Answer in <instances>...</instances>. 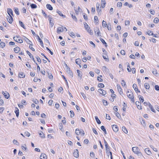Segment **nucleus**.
<instances>
[{"label":"nucleus","mask_w":159,"mask_h":159,"mask_svg":"<svg viewBox=\"0 0 159 159\" xmlns=\"http://www.w3.org/2000/svg\"><path fill=\"white\" fill-rule=\"evenodd\" d=\"M138 149L139 148L137 147H134L132 148V150L135 153H136L138 156L140 157L142 156V153L138 151Z\"/></svg>","instance_id":"nucleus-1"},{"label":"nucleus","mask_w":159,"mask_h":159,"mask_svg":"<svg viewBox=\"0 0 159 159\" xmlns=\"http://www.w3.org/2000/svg\"><path fill=\"white\" fill-rule=\"evenodd\" d=\"M127 96L129 98L131 99V101L133 102H134V99L133 93L130 91L128 90L127 92Z\"/></svg>","instance_id":"nucleus-2"},{"label":"nucleus","mask_w":159,"mask_h":159,"mask_svg":"<svg viewBox=\"0 0 159 159\" xmlns=\"http://www.w3.org/2000/svg\"><path fill=\"white\" fill-rule=\"evenodd\" d=\"M13 39L15 41L19 43H22L23 42L22 40L21 39L19 36L14 37Z\"/></svg>","instance_id":"nucleus-3"},{"label":"nucleus","mask_w":159,"mask_h":159,"mask_svg":"<svg viewBox=\"0 0 159 159\" xmlns=\"http://www.w3.org/2000/svg\"><path fill=\"white\" fill-rule=\"evenodd\" d=\"M73 154L74 157L76 158H78L79 157V152L78 149L74 150Z\"/></svg>","instance_id":"nucleus-4"},{"label":"nucleus","mask_w":159,"mask_h":159,"mask_svg":"<svg viewBox=\"0 0 159 159\" xmlns=\"http://www.w3.org/2000/svg\"><path fill=\"white\" fill-rule=\"evenodd\" d=\"M7 21L10 24L11 23L13 20V18L11 16H7Z\"/></svg>","instance_id":"nucleus-5"},{"label":"nucleus","mask_w":159,"mask_h":159,"mask_svg":"<svg viewBox=\"0 0 159 159\" xmlns=\"http://www.w3.org/2000/svg\"><path fill=\"white\" fill-rule=\"evenodd\" d=\"M63 26H61V27H58L57 29V33L59 34L60 32L63 31Z\"/></svg>","instance_id":"nucleus-6"},{"label":"nucleus","mask_w":159,"mask_h":159,"mask_svg":"<svg viewBox=\"0 0 159 159\" xmlns=\"http://www.w3.org/2000/svg\"><path fill=\"white\" fill-rule=\"evenodd\" d=\"M2 94L7 99L9 98L10 96V95L8 93L7 91H5V92H4V91H2Z\"/></svg>","instance_id":"nucleus-7"},{"label":"nucleus","mask_w":159,"mask_h":159,"mask_svg":"<svg viewBox=\"0 0 159 159\" xmlns=\"http://www.w3.org/2000/svg\"><path fill=\"white\" fill-rule=\"evenodd\" d=\"M112 127L113 131L115 132H117L118 130V128L116 125H113L112 126Z\"/></svg>","instance_id":"nucleus-8"},{"label":"nucleus","mask_w":159,"mask_h":159,"mask_svg":"<svg viewBox=\"0 0 159 159\" xmlns=\"http://www.w3.org/2000/svg\"><path fill=\"white\" fill-rule=\"evenodd\" d=\"M98 92L103 95H105L106 94V91L101 89H99Z\"/></svg>","instance_id":"nucleus-9"},{"label":"nucleus","mask_w":159,"mask_h":159,"mask_svg":"<svg viewBox=\"0 0 159 159\" xmlns=\"http://www.w3.org/2000/svg\"><path fill=\"white\" fill-rule=\"evenodd\" d=\"M7 12L9 16H13V11L12 10L11 8H8L7 9Z\"/></svg>","instance_id":"nucleus-10"},{"label":"nucleus","mask_w":159,"mask_h":159,"mask_svg":"<svg viewBox=\"0 0 159 159\" xmlns=\"http://www.w3.org/2000/svg\"><path fill=\"white\" fill-rule=\"evenodd\" d=\"M133 87L136 93L138 92L139 93L140 92V91L138 89L137 85L136 84H134L133 85Z\"/></svg>","instance_id":"nucleus-11"},{"label":"nucleus","mask_w":159,"mask_h":159,"mask_svg":"<svg viewBox=\"0 0 159 159\" xmlns=\"http://www.w3.org/2000/svg\"><path fill=\"white\" fill-rule=\"evenodd\" d=\"M135 104L137 106L138 108L139 109H141L142 107L141 105V103L139 101H136L135 102Z\"/></svg>","instance_id":"nucleus-12"},{"label":"nucleus","mask_w":159,"mask_h":159,"mask_svg":"<svg viewBox=\"0 0 159 159\" xmlns=\"http://www.w3.org/2000/svg\"><path fill=\"white\" fill-rule=\"evenodd\" d=\"M66 71L72 77H73V74L72 72L70 70L69 67H68L66 69Z\"/></svg>","instance_id":"nucleus-13"},{"label":"nucleus","mask_w":159,"mask_h":159,"mask_svg":"<svg viewBox=\"0 0 159 159\" xmlns=\"http://www.w3.org/2000/svg\"><path fill=\"white\" fill-rule=\"evenodd\" d=\"M56 12L58 14L61 16L63 17V18L66 17V16L62 14V12L58 10H57L56 11Z\"/></svg>","instance_id":"nucleus-14"},{"label":"nucleus","mask_w":159,"mask_h":159,"mask_svg":"<svg viewBox=\"0 0 159 159\" xmlns=\"http://www.w3.org/2000/svg\"><path fill=\"white\" fill-rule=\"evenodd\" d=\"M101 7L102 8H104L106 4V2L105 0H101Z\"/></svg>","instance_id":"nucleus-15"},{"label":"nucleus","mask_w":159,"mask_h":159,"mask_svg":"<svg viewBox=\"0 0 159 159\" xmlns=\"http://www.w3.org/2000/svg\"><path fill=\"white\" fill-rule=\"evenodd\" d=\"M48 20L49 21L50 24L52 27L53 26V25H54V24H53L52 23V18L51 17V16H48Z\"/></svg>","instance_id":"nucleus-16"},{"label":"nucleus","mask_w":159,"mask_h":159,"mask_svg":"<svg viewBox=\"0 0 159 159\" xmlns=\"http://www.w3.org/2000/svg\"><path fill=\"white\" fill-rule=\"evenodd\" d=\"M105 149H106V151L107 154V156H108V154L109 153H110V152H111L109 151L110 149L109 148V146L108 145V146H105Z\"/></svg>","instance_id":"nucleus-17"},{"label":"nucleus","mask_w":159,"mask_h":159,"mask_svg":"<svg viewBox=\"0 0 159 159\" xmlns=\"http://www.w3.org/2000/svg\"><path fill=\"white\" fill-rule=\"evenodd\" d=\"M46 7L48 9L50 10H52L53 9L52 7L50 4H47L46 5Z\"/></svg>","instance_id":"nucleus-18"},{"label":"nucleus","mask_w":159,"mask_h":159,"mask_svg":"<svg viewBox=\"0 0 159 159\" xmlns=\"http://www.w3.org/2000/svg\"><path fill=\"white\" fill-rule=\"evenodd\" d=\"M97 31H95L94 30L95 34H97L98 36H101V32L99 30V28H97Z\"/></svg>","instance_id":"nucleus-19"},{"label":"nucleus","mask_w":159,"mask_h":159,"mask_svg":"<svg viewBox=\"0 0 159 159\" xmlns=\"http://www.w3.org/2000/svg\"><path fill=\"white\" fill-rule=\"evenodd\" d=\"M40 158L41 159H47L46 155L44 153L42 154L40 156Z\"/></svg>","instance_id":"nucleus-20"},{"label":"nucleus","mask_w":159,"mask_h":159,"mask_svg":"<svg viewBox=\"0 0 159 159\" xmlns=\"http://www.w3.org/2000/svg\"><path fill=\"white\" fill-rule=\"evenodd\" d=\"M145 151L146 152V153L148 155H150L152 154L151 152L148 148H146L145 149Z\"/></svg>","instance_id":"nucleus-21"},{"label":"nucleus","mask_w":159,"mask_h":159,"mask_svg":"<svg viewBox=\"0 0 159 159\" xmlns=\"http://www.w3.org/2000/svg\"><path fill=\"white\" fill-rule=\"evenodd\" d=\"M15 109L16 110L15 111V112L16 113V116L17 117H18L19 113V110L17 107H15Z\"/></svg>","instance_id":"nucleus-22"},{"label":"nucleus","mask_w":159,"mask_h":159,"mask_svg":"<svg viewBox=\"0 0 159 159\" xmlns=\"http://www.w3.org/2000/svg\"><path fill=\"white\" fill-rule=\"evenodd\" d=\"M24 39L27 43L29 44H30V43H32L31 42L30 40L27 38L25 36L24 37Z\"/></svg>","instance_id":"nucleus-23"},{"label":"nucleus","mask_w":159,"mask_h":159,"mask_svg":"<svg viewBox=\"0 0 159 159\" xmlns=\"http://www.w3.org/2000/svg\"><path fill=\"white\" fill-rule=\"evenodd\" d=\"M20 48L19 47H16L14 48V50L16 53H18L20 51Z\"/></svg>","instance_id":"nucleus-24"},{"label":"nucleus","mask_w":159,"mask_h":159,"mask_svg":"<svg viewBox=\"0 0 159 159\" xmlns=\"http://www.w3.org/2000/svg\"><path fill=\"white\" fill-rule=\"evenodd\" d=\"M39 134L40 137L42 138H44L45 136H44V134L42 132L40 131L39 133Z\"/></svg>","instance_id":"nucleus-25"},{"label":"nucleus","mask_w":159,"mask_h":159,"mask_svg":"<svg viewBox=\"0 0 159 159\" xmlns=\"http://www.w3.org/2000/svg\"><path fill=\"white\" fill-rule=\"evenodd\" d=\"M149 107L150 108L152 111L154 112H155V111L153 107L152 106L150 103L149 104Z\"/></svg>","instance_id":"nucleus-26"},{"label":"nucleus","mask_w":159,"mask_h":159,"mask_svg":"<svg viewBox=\"0 0 159 159\" xmlns=\"http://www.w3.org/2000/svg\"><path fill=\"white\" fill-rule=\"evenodd\" d=\"M101 129L104 132L105 134H107V133L106 132V129L104 126H103V125L101 127Z\"/></svg>","instance_id":"nucleus-27"},{"label":"nucleus","mask_w":159,"mask_h":159,"mask_svg":"<svg viewBox=\"0 0 159 159\" xmlns=\"http://www.w3.org/2000/svg\"><path fill=\"white\" fill-rule=\"evenodd\" d=\"M25 74L23 72L20 73L19 74V77L20 78H23L25 77Z\"/></svg>","instance_id":"nucleus-28"},{"label":"nucleus","mask_w":159,"mask_h":159,"mask_svg":"<svg viewBox=\"0 0 159 159\" xmlns=\"http://www.w3.org/2000/svg\"><path fill=\"white\" fill-rule=\"evenodd\" d=\"M77 73H78V76L80 78V79H81L82 75L81 74V72H80V71L79 70H77Z\"/></svg>","instance_id":"nucleus-29"},{"label":"nucleus","mask_w":159,"mask_h":159,"mask_svg":"<svg viewBox=\"0 0 159 159\" xmlns=\"http://www.w3.org/2000/svg\"><path fill=\"white\" fill-rule=\"evenodd\" d=\"M75 62L78 65H79V64H80L81 62V60L79 58L76 59L75 60Z\"/></svg>","instance_id":"nucleus-30"},{"label":"nucleus","mask_w":159,"mask_h":159,"mask_svg":"<svg viewBox=\"0 0 159 159\" xmlns=\"http://www.w3.org/2000/svg\"><path fill=\"white\" fill-rule=\"evenodd\" d=\"M122 130L125 133L127 134L128 133L127 130L125 126L122 127Z\"/></svg>","instance_id":"nucleus-31"},{"label":"nucleus","mask_w":159,"mask_h":159,"mask_svg":"<svg viewBox=\"0 0 159 159\" xmlns=\"http://www.w3.org/2000/svg\"><path fill=\"white\" fill-rule=\"evenodd\" d=\"M95 119L96 120L97 122L98 123V124H101V122L100 120L98 118L97 116H95Z\"/></svg>","instance_id":"nucleus-32"},{"label":"nucleus","mask_w":159,"mask_h":159,"mask_svg":"<svg viewBox=\"0 0 159 159\" xmlns=\"http://www.w3.org/2000/svg\"><path fill=\"white\" fill-rule=\"evenodd\" d=\"M19 23L20 25L24 29H25V27L23 23L21 21H19Z\"/></svg>","instance_id":"nucleus-33"},{"label":"nucleus","mask_w":159,"mask_h":159,"mask_svg":"<svg viewBox=\"0 0 159 159\" xmlns=\"http://www.w3.org/2000/svg\"><path fill=\"white\" fill-rule=\"evenodd\" d=\"M117 88V90L118 91H122V89L120 86V85L119 84H117L116 86Z\"/></svg>","instance_id":"nucleus-34"},{"label":"nucleus","mask_w":159,"mask_h":159,"mask_svg":"<svg viewBox=\"0 0 159 159\" xmlns=\"http://www.w3.org/2000/svg\"><path fill=\"white\" fill-rule=\"evenodd\" d=\"M100 40H101V42L103 43V44H105V46L106 47H107V43H106L105 40L101 38L100 39Z\"/></svg>","instance_id":"nucleus-35"},{"label":"nucleus","mask_w":159,"mask_h":159,"mask_svg":"<svg viewBox=\"0 0 159 159\" xmlns=\"http://www.w3.org/2000/svg\"><path fill=\"white\" fill-rule=\"evenodd\" d=\"M0 46L2 48H3L5 46V43L3 42H2L0 43Z\"/></svg>","instance_id":"nucleus-36"},{"label":"nucleus","mask_w":159,"mask_h":159,"mask_svg":"<svg viewBox=\"0 0 159 159\" xmlns=\"http://www.w3.org/2000/svg\"><path fill=\"white\" fill-rule=\"evenodd\" d=\"M84 28H85L86 30H87V29H88L89 28H90L89 27L88 25L85 22L84 23Z\"/></svg>","instance_id":"nucleus-37"},{"label":"nucleus","mask_w":159,"mask_h":159,"mask_svg":"<svg viewBox=\"0 0 159 159\" xmlns=\"http://www.w3.org/2000/svg\"><path fill=\"white\" fill-rule=\"evenodd\" d=\"M30 6L32 9L36 8L37 7V5L34 4H31Z\"/></svg>","instance_id":"nucleus-38"},{"label":"nucleus","mask_w":159,"mask_h":159,"mask_svg":"<svg viewBox=\"0 0 159 159\" xmlns=\"http://www.w3.org/2000/svg\"><path fill=\"white\" fill-rule=\"evenodd\" d=\"M75 133L77 135H79L80 133V129H76L75 130Z\"/></svg>","instance_id":"nucleus-39"},{"label":"nucleus","mask_w":159,"mask_h":159,"mask_svg":"<svg viewBox=\"0 0 159 159\" xmlns=\"http://www.w3.org/2000/svg\"><path fill=\"white\" fill-rule=\"evenodd\" d=\"M145 87L146 89H149L150 88V86L148 83H145L144 84Z\"/></svg>","instance_id":"nucleus-40"},{"label":"nucleus","mask_w":159,"mask_h":159,"mask_svg":"<svg viewBox=\"0 0 159 159\" xmlns=\"http://www.w3.org/2000/svg\"><path fill=\"white\" fill-rule=\"evenodd\" d=\"M121 84L122 86L123 87H125L126 85V83L124 80H122L121 81Z\"/></svg>","instance_id":"nucleus-41"},{"label":"nucleus","mask_w":159,"mask_h":159,"mask_svg":"<svg viewBox=\"0 0 159 159\" xmlns=\"http://www.w3.org/2000/svg\"><path fill=\"white\" fill-rule=\"evenodd\" d=\"M98 86L99 88H103L104 87V85L103 84L99 83L98 85Z\"/></svg>","instance_id":"nucleus-42"},{"label":"nucleus","mask_w":159,"mask_h":159,"mask_svg":"<svg viewBox=\"0 0 159 159\" xmlns=\"http://www.w3.org/2000/svg\"><path fill=\"white\" fill-rule=\"evenodd\" d=\"M102 25L103 27H106L107 25L106 22L104 20H103L102 21Z\"/></svg>","instance_id":"nucleus-43"},{"label":"nucleus","mask_w":159,"mask_h":159,"mask_svg":"<svg viewBox=\"0 0 159 159\" xmlns=\"http://www.w3.org/2000/svg\"><path fill=\"white\" fill-rule=\"evenodd\" d=\"M24 134L25 136L28 137H29L30 135V133L27 131H25L24 133Z\"/></svg>","instance_id":"nucleus-44"},{"label":"nucleus","mask_w":159,"mask_h":159,"mask_svg":"<svg viewBox=\"0 0 159 159\" xmlns=\"http://www.w3.org/2000/svg\"><path fill=\"white\" fill-rule=\"evenodd\" d=\"M115 114L116 116L118 117V118H120V117L121 116L118 113V112L117 111L115 112Z\"/></svg>","instance_id":"nucleus-45"},{"label":"nucleus","mask_w":159,"mask_h":159,"mask_svg":"<svg viewBox=\"0 0 159 159\" xmlns=\"http://www.w3.org/2000/svg\"><path fill=\"white\" fill-rule=\"evenodd\" d=\"M69 34L71 37H73V38H74L75 37V34L72 32H70Z\"/></svg>","instance_id":"nucleus-46"},{"label":"nucleus","mask_w":159,"mask_h":159,"mask_svg":"<svg viewBox=\"0 0 159 159\" xmlns=\"http://www.w3.org/2000/svg\"><path fill=\"white\" fill-rule=\"evenodd\" d=\"M13 143L14 144H16L17 145H19V143L16 140L14 139L13 141Z\"/></svg>","instance_id":"nucleus-47"},{"label":"nucleus","mask_w":159,"mask_h":159,"mask_svg":"<svg viewBox=\"0 0 159 159\" xmlns=\"http://www.w3.org/2000/svg\"><path fill=\"white\" fill-rule=\"evenodd\" d=\"M102 102L104 105L107 106L108 105V103L107 101L104 99H103L102 100Z\"/></svg>","instance_id":"nucleus-48"},{"label":"nucleus","mask_w":159,"mask_h":159,"mask_svg":"<svg viewBox=\"0 0 159 159\" xmlns=\"http://www.w3.org/2000/svg\"><path fill=\"white\" fill-rule=\"evenodd\" d=\"M107 26L108 30H111V25L110 23L108 24Z\"/></svg>","instance_id":"nucleus-49"},{"label":"nucleus","mask_w":159,"mask_h":159,"mask_svg":"<svg viewBox=\"0 0 159 159\" xmlns=\"http://www.w3.org/2000/svg\"><path fill=\"white\" fill-rule=\"evenodd\" d=\"M147 34L149 35H153L154 34L151 31H148L147 32Z\"/></svg>","instance_id":"nucleus-50"},{"label":"nucleus","mask_w":159,"mask_h":159,"mask_svg":"<svg viewBox=\"0 0 159 159\" xmlns=\"http://www.w3.org/2000/svg\"><path fill=\"white\" fill-rule=\"evenodd\" d=\"M16 14L19 15V12L18 9L17 8H16L14 10Z\"/></svg>","instance_id":"nucleus-51"},{"label":"nucleus","mask_w":159,"mask_h":159,"mask_svg":"<svg viewBox=\"0 0 159 159\" xmlns=\"http://www.w3.org/2000/svg\"><path fill=\"white\" fill-rule=\"evenodd\" d=\"M47 73L49 78L50 79H52L53 78V76L51 74H50V73H49L48 72Z\"/></svg>","instance_id":"nucleus-52"},{"label":"nucleus","mask_w":159,"mask_h":159,"mask_svg":"<svg viewBox=\"0 0 159 159\" xmlns=\"http://www.w3.org/2000/svg\"><path fill=\"white\" fill-rule=\"evenodd\" d=\"M70 117H73L74 116V111H70Z\"/></svg>","instance_id":"nucleus-53"},{"label":"nucleus","mask_w":159,"mask_h":159,"mask_svg":"<svg viewBox=\"0 0 159 159\" xmlns=\"http://www.w3.org/2000/svg\"><path fill=\"white\" fill-rule=\"evenodd\" d=\"M158 21L159 19L157 17L155 18L153 20L154 22L156 23H157L158 22Z\"/></svg>","instance_id":"nucleus-54"},{"label":"nucleus","mask_w":159,"mask_h":159,"mask_svg":"<svg viewBox=\"0 0 159 159\" xmlns=\"http://www.w3.org/2000/svg\"><path fill=\"white\" fill-rule=\"evenodd\" d=\"M72 17L76 22L77 21V19L75 16H74L72 14H71Z\"/></svg>","instance_id":"nucleus-55"},{"label":"nucleus","mask_w":159,"mask_h":159,"mask_svg":"<svg viewBox=\"0 0 159 159\" xmlns=\"http://www.w3.org/2000/svg\"><path fill=\"white\" fill-rule=\"evenodd\" d=\"M62 77L63 78V79L64 80H65V81L66 82V84L68 86V82H67V80H66V78L63 75H62Z\"/></svg>","instance_id":"nucleus-56"},{"label":"nucleus","mask_w":159,"mask_h":159,"mask_svg":"<svg viewBox=\"0 0 159 159\" xmlns=\"http://www.w3.org/2000/svg\"><path fill=\"white\" fill-rule=\"evenodd\" d=\"M101 7H100V8H99V7H98V6L97 7V10L98 13H99L101 11Z\"/></svg>","instance_id":"nucleus-57"},{"label":"nucleus","mask_w":159,"mask_h":159,"mask_svg":"<svg viewBox=\"0 0 159 159\" xmlns=\"http://www.w3.org/2000/svg\"><path fill=\"white\" fill-rule=\"evenodd\" d=\"M26 53H27V54L31 58H32V57H33V56L30 53V52L28 51H26Z\"/></svg>","instance_id":"nucleus-58"},{"label":"nucleus","mask_w":159,"mask_h":159,"mask_svg":"<svg viewBox=\"0 0 159 159\" xmlns=\"http://www.w3.org/2000/svg\"><path fill=\"white\" fill-rule=\"evenodd\" d=\"M122 5V3L121 2H118L117 3V7H121Z\"/></svg>","instance_id":"nucleus-59"},{"label":"nucleus","mask_w":159,"mask_h":159,"mask_svg":"<svg viewBox=\"0 0 159 159\" xmlns=\"http://www.w3.org/2000/svg\"><path fill=\"white\" fill-rule=\"evenodd\" d=\"M83 17L84 19L85 20H87L88 19V18L87 17V16L86 14L84 13H83Z\"/></svg>","instance_id":"nucleus-60"},{"label":"nucleus","mask_w":159,"mask_h":159,"mask_svg":"<svg viewBox=\"0 0 159 159\" xmlns=\"http://www.w3.org/2000/svg\"><path fill=\"white\" fill-rule=\"evenodd\" d=\"M127 70L129 72H130L131 71V68H130V66L129 65V63H128V65L127 66Z\"/></svg>","instance_id":"nucleus-61"},{"label":"nucleus","mask_w":159,"mask_h":159,"mask_svg":"<svg viewBox=\"0 0 159 159\" xmlns=\"http://www.w3.org/2000/svg\"><path fill=\"white\" fill-rule=\"evenodd\" d=\"M157 70L156 69H154L152 71V73L153 75H155L157 74Z\"/></svg>","instance_id":"nucleus-62"},{"label":"nucleus","mask_w":159,"mask_h":159,"mask_svg":"<svg viewBox=\"0 0 159 159\" xmlns=\"http://www.w3.org/2000/svg\"><path fill=\"white\" fill-rule=\"evenodd\" d=\"M150 12L152 15H154L155 14V11L153 10H150Z\"/></svg>","instance_id":"nucleus-63"},{"label":"nucleus","mask_w":159,"mask_h":159,"mask_svg":"<svg viewBox=\"0 0 159 159\" xmlns=\"http://www.w3.org/2000/svg\"><path fill=\"white\" fill-rule=\"evenodd\" d=\"M155 89L157 91L159 90V86L158 85H155Z\"/></svg>","instance_id":"nucleus-64"}]
</instances>
